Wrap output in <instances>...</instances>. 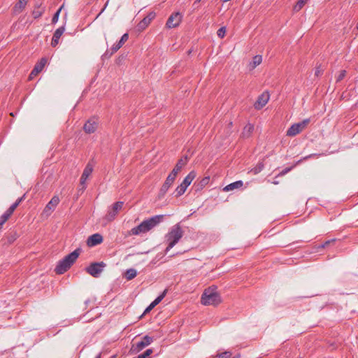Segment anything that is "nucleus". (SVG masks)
<instances>
[{
  "mask_svg": "<svg viewBox=\"0 0 358 358\" xmlns=\"http://www.w3.org/2000/svg\"><path fill=\"white\" fill-rule=\"evenodd\" d=\"M164 215H155L150 219L143 221L139 225L131 229L129 234L131 235H139L142 233H145L157 226L163 220Z\"/></svg>",
  "mask_w": 358,
  "mask_h": 358,
  "instance_id": "obj_1",
  "label": "nucleus"
},
{
  "mask_svg": "<svg viewBox=\"0 0 358 358\" xmlns=\"http://www.w3.org/2000/svg\"><path fill=\"white\" fill-rule=\"evenodd\" d=\"M81 252L80 248H77L66 257H64L62 259L59 261L57 265L55 268V271L57 274H63L66 271H67L71 266L73 264L76 260L80 255Z\"/></svg>",
  "mask_w": 358,
  "mask_h": 358,
  "instance_id": "obj_2",
  "label": "nucleus"
},
{
  "mask_svg": "<svg viewBox=\"0 0 358 358\" xmlns=\"http://www.w3.org/2000/svg\"><path fill=\"white\" fill-rule=\"evenodd\" d=\"M184 234L179 223L173 225L170 231L166 235V241L168 243L166 248V252H168L171 248H173L181 239Z\"/></svg>",
  "mask_w": 358,
  "mask_h": 358,
  "instance_id": "obj_3",
  "label": "nucleus"
},
{
  "mask_svg": "<svg viewBox=\"0 0 358 358\" xmlns=\"http://www.w3.org/2000/svg\"><path fill=\"white\" fill-rule=\"evenodd\" d=\"M201 302L205 306H217L221 302V297L216 292V287L206 289L201 295Z\"/></svg>",
  "mask_w": 358,
  "mask_h": 358,
  "instance_id": "obj_4",
  "label": "nucleus"
},
{
  "mask_svg": "<svg viewBox=\"0 0 358 358\" xmlns=\"http://www.w3.org/2000/svg\"><path fill=\"white\" fill-rule=\"evenodd\" d=\"M196 174V172L194 171H192L189 173V174L185 178L182 182L177 187L176 189V196L178 197L182 195L187 187L191 184L192 180L195 178Z\"/></svg>",
  "mask_w": 358,
  "mask_h": 358,
  "instance_id": "obj_5",
  "label": "nucleus"
},
{
  "mask_svg": "<svg viewBox=\"0 0 358 358\" xmlns=\"http://www.w3.org/2000/svg\"><path fill=\"white\" fill-rule=\"evenodd\" d=\"M106 264L103 262H94L92 263L89 266L86 268V271L94 278L99 276Z\"/></svg>",
  "mask_w": 358,
  "mask_h": 358,
  "instance_id": "obj_6",
  "label": "nucleus"
},
{
  "mask_svg": "<svg viewBox=\"0 0 358 358\" xmlns=\"http://www.w3.org/2000/svg\"><path fill=\"white\" fill-rule=\"evenodd\" d=\"M128 39H129V34L127 33L124 34L122 36L120 40L112 46V48L110 49L111 51L109 52L108 50H106V52L104 53L103 56L104 57H110L112 55H113L115 52H116L120 48H121L123 46V45L124 44V43L128 41Z\"/></svg>",
  "mask_w": 358,
  "mask_h": 358,
  "instance_id": "obj_7",
  "label": "nucleus"
},
{
  "mask_svg": "<svg viewBox=\"0 0 358 358\" xmlns=\"http://www.w3.org/2000/svg\"><path fill=\"white\" fill-rule=\"evenodd\" d=\"M153 341V338L148 335L143 337L142 340L132 345L131 350L134 352H138L144 348L149 345Z\"/></svg>",
  "mask_w": 358,
  "mask_h": 358,
  "instance_id": "obj_8",
  "label": "nucleus"
},
{
  "mask_svg": "<svg viewBox=\"0 0 358 358\" xmlns=\"http://www.w3.org/2000/svg\"><path fill=\"white\" fill-rule=\"evenodd\" d=\"M182 20V15L177 12L171 14L167 20L166 26L169 29L177 27Z\"/></svg>",
  "mask_w": 358,
  "mask_h": 358,
  "instance_id": "obj_9",
  "label": "nucleus"
},
{
  "mask_svg": "<svg viewBox=\"0 0 358 358\" xmlns=\"http://www.w3.org/2000/svg\"><path fill=\"white\" fill-rule=\"evenodd\" d=\"M123 204L124 203L122 201H117L114 203L111 209L108 211L105 218L109 222L113 220L118 211L122 209Z\"/></svg>",
  "mask_w": 358,
  "mask_h": 358,
  "instance_id": "obj_10",
  "label": "nucleus"
},
{
  "mask_svg": "<svg viewBox=\"0 0 358 358\" xmlns=\"http://www.w3.org/2000/svg\"><path fill=\"white\" fill-rule=\"evenodd\" d=\"M99 122L97 119L94 117L89 119L83 126V130L87 134H93L94 133L98 128Z\"/></svg>",
  "mask_w": 358,
  "mask_h": 358,
  "instance_id": "obj_11",
  "label": "nucleus"
},
{
  "mask_svg": "<svg viewBox=\"0 0 358 358\" xmlns=\"http://www.w3.org/2000/svg\"><path fill=\"white\" fill-rule=\"evenodd\" d=\"M47 63L45 57L41 58L34 66L33 70L29 74V79H32L34 76H37L42 70Z\"/></svg>",
  "mask_w": 358,
  "mask_h": 358,
  "instance_id": "obj_12",
  "label": "nucleus"
},
{
  "mask_svg": "<svg viewBox=\"0 0 358 358\" xmlns=\"http://www.w3.org/2000/svg\"><path fill=\"white\" fill-rule=\"evenodd\" d=\"M269 94L268 93H263L259 95L257 100L255 101L254 106L257 110L262 108L268 101Z\"/></svg>",
  "mask_w": 358,
  "mask_h": 358,
  "instance_id": "obj_13",
  "label": "nucleus"
},
{
  "mask_svg": "<svg viewBox=\"0 0 358 358\" xmlns=\"http://www.w3.org/2000/svg\"><path fill=\"white\" fill-rule=\"evenodd\" d=\"M103 242V236L100 234H94L88 237L87 245L89 247H94Z\"/></svg>",
  "mask_w": 358,
  "mask_h": 358,
  "instance_id": "obj_14",
  "label": "nucleus"
},
{
  "mask_svg": "<svg viewBox=\"0 0 358 358\" xmlns=\"http://www.w3.org/2000/svg\"><path fill=\"white\" fill-rule=\"evenodd\" d=\"M94 169V164L91 162H89L85 168L84 169V171L82 173V176L80 177V184L82 185H85L86 180H87L88 177L91 175V173L93 171Z\"/></svg>",
  "mask_w": 358,
  "mask_h": 358,
  "instance_id": "obj_15",
  "label": "nucleus"
},
{
  "mask_svg": "<svg viewBox=\"0 0 358 358\" xmlns=\"http://www.w3.org/2000/svg\"><path fill=\"white\" fill-rule=\"evenodd\" d=\"M303 130L300 122L293 124L287 131V136H294Z\"/></svg>",
  "mask_w": 358,
  "mask_h": 358,
  "instance_id": "obj_16",
  "label": "nucleus"
},
{
  "mask_svg": "<svg viewBox=\"0 0 358 358\" xmlns=\"http://www.w3.org/2000/svg\"><path fill=\"white\" fill-rule=\"evenodd\" d=\"M65 31V28L64 26L59 27L57 29L54 34L51 41V45L52 47H55L59 43V40L61 36L64 34Z\"/></svg>",
  "mask_w": 358,
  "mask_h": 358,
  "instance_id": "obj_17",
  "label": "nucleus"
},
{
  "mask_svg": "<svg viewBox=\"0 0 358 358\" xmlns=\"http://www.w3.org/2000/svg\"><path fill=\"white\" fill-rule=\"evenodd\" d=\"M155 13L153 12L150 13L146 17H145L138 24L139 29H145L150 23V22L155 18Z\"/></svg>",
  "mask_w": 358,
  "mask_h": 358,
  "instance_id": "obj_18",
  "label": "nucleus"
},
{
  "mask_svg": "<svg viewBox=\"0 0 358 358\" xmlns=\"http://www.w3.org/2000/svg\"><path fill=\"white\" fill-rule=\"evenodd\" d=\"M173 183V181L171 180V179H166L165 182L162 185V187L160 188L159 192V197L162 198L163 197L166 193L167 192L169 187L172 185Z\"/></svg>",
  "mask_w": 358,
  "mask_h": 358,
  "instance_id": "obj_19",
  "label": "nucleus"
},
{
  "mask_svg": "<svg viewBox=\"0 0 358 358\" xmlns=\"http://www.w3.org/2000/svg\"><path fill=\"white\" fill-rule=\"evenodd\" d=\"M28 0H17V2L14 6V12L20 13L25 8Z\"/></svg>",
  "mask_w": 358,
  "mask_h": 358,
  "instance_id": "obj_20",
  "label": "nucleus"
},
{
  "mask_svg": "<svg viewBox=\"0 0 358 358\" xmlns=\"http://www.w3.org/2000/svg\"><path fill=\"white\" fill-rule=\"evenodd\" d=\"M188 162V157L187 156H185L183 157H182L181 159H180L177 164H176L175 167L173 168V170L176 171V172L179 173L181 169L187 164Z\"/></svg>",
  "mask_w": 358,
  "mask_h": 358,
  "instance_id": "obj_21",
  "label": "nucleus"
},
{
  "mask_svg": "<svg viewBox=\"0 0 358 358\" xmlns=\"http://www.w3.org/2000/svg\"><path fill=\"white\" fill-rule=\"evenodd\" d=\"M243 185V182L242 180H237L236 182H234L232 183H230L225 186L223 189L225 192H229L231 190H233L234 189H238L241 188Z\"/></svg>",
  "mask_w": 358,
  "mask_h": 358,
  "instance_id": "obj_22",
  "label": "nucleus"
},
{
  "mask_svg": "<svg viewBox=\"0 0 358 358\" xmlns=\"http://www.w3.org/2000/svg\"><path fill=\"white\" fill-rule=\"evenodd\" d=\"M59 202V199L57 196H54L51 200L45 206L46 209L50 210H53L58 205Z\"/></svg>",
  "mask_w": 358,
  "mask_h": 358,
  "instance_id": "obj_23",
  "label": "nucleus"
},
{
  "mask_svg": "<svg viewBox=\"0 0 358 358\" xmlns=\"http://www.w3.org/2000/svg\"><path fill=\"white\" fill-rule=\"evenodd\" d=\"M13 212L8 208L1 217H0V229L2 228L5 222L10 218Z\"/></svg>",
  "mask_w": 358,
  "mask_h": 358,
  "instance_id": "obj_24",
  "label": "nucleus"
},
{
  "mask_svg": "<svg viewBox=\"0 0 358 358\" xmlns=\"http://www.w3.org/2000/svg\"><path fill=\"white\" fill-rule=\"evenodd\" d=\"M45 11V8L41 7V5H36L34 9L32 11V15L34 19H38L42 16Z\"/></svg>",
  "mask_w": 358,
  "mask_h": 358,
  "instance_id": "obj_25",
  "label": "nucleus"
},
{
  "mask_svg": "<svg viewBox=\"0 0 358 358\" xmlns=\"http://www.w3.org/2000/svg\"><path fill=\"white\" fill-rule=\"evenodd\" d=\"M254 130V126L252 124H248L243 128V131L242 132L243 136L245 138H248L250 136L252 132Z\"/></svg>",
  "mask_w": 358,
  "mask_h": 358,
  "instance_id": "obj_26",
  "label": "nucleus"
},
{
  "mask_svg": "<svg viewBox=\"0 0 358 358\" xmlns=\"http://www.w3.org/2000/svg\"><path fill=\"white\" fill-rule=\"evenodd\" d=\"M264 168V162H259L257 165L252 168L250 171L251 173H252L255 175H257Z\"/></svg>",
  "mask_w": 358,
  "mask_h": 358,
  "instance_id": "obj_27",
  "label": "nucleus"
},
{
  "mask_svg": "<svg viewBox=\"0 0 358 358\" xmlns=\"http://www.w3.org/2000/svg\"><path fill=\"white\" fill-rule=\"evenodd\" d=\"M136 275H137V271L136 269L129 268V269H127L125 273V278L127 280H131L134 279L136 276Z\"/></svg>",
  "mask_w": 358,
  "mask_h": 358,
  "instance_id": "obj_28",
  "label": "nucleus"
},
{
  "mask_svg": "<svg viewBox=\"0 0 358 358\" xmlns=\"http://www.w3.org/2000/svg\"><path fill=\"white\" fill-rule=\"evenodd\" d=\"M262 62V57L261 55H255L252 58V62L251 63L252 69H255L257 66L260 64Z\"/></svg>",
  "mask_w": 358,
  "mask_h": 358,
  "instance_id": "obj_29",
  "label": "nucleus"
},
{
  "mask_svg": "<svg viewBox=\"0 0 358 358\" xmlns=\"http://www.w3.org/2000/svg\"><path fill=\"white\" fill-rule=\"evenodd\" d=\"M307 1L308 0H299L294 7V10L296 12L299 11Z\"/></svg>",
  "mask_w": 358,
  "mask_h": 358,
  "instance_id": "obj_30",
  "label": "nucleus"
},
{
  "mask_svg": "<svg viewBox=\"0 0 358 358\" xmlns=\"http://www.w3.org/2000/svg\"><path fill=\"white\" fill-rule=\"evenodd\" d=\"M24 198V195L22 196V197L20 198H18L16 201L15 203H13L10 207L9 208L13 211L14 212L15 210L17 208V207L20 205V203L23 201Z\"/></svg>",
  "mask_w": 358,
  "mask_h": 358,
  "instance_id": "obj_31",
  "label": "nucleus"
},
{
  "mask_svg": "<svg viewBox=\"0 0 358 358\" xmlns=\"http://www.w3.org/2000/svg\"><path fill=\"white\" fill-rule=\"evenodd\" d=\"M152 352V349H148L143 353L138 355L137 358H150V355Z\"/></svg>",
  "mask_w": 358,
  "mask_h": 358,
  "instance_id": "obj_32",
  "label": "nucleus"
},
{
  "mask_svg": "<svg viewBox=\"0 0 358 358\" xmlns=\"http://www.w3.org/2000/svg\"><path fill=\"white\" fill-rule=\"evenodd\" d=\"M62 6L60 7L57 10V12L54 14L52 18V24H55L57 22L58 20H59V14H60V12L62 10Z\"/></svg>",
  "mask_w": 358,
  "mask_h": 358,
  "instance_id": "obj_33",
  "label": "nucleus"
},
{
  "mask_svg": "<svg viewBox=\"0 0 358 358\" xmlns=\"http://www.w3.org/2000/svg\"><path fill=\"white\" fill-rule=\"evenodd\" d=\"M231 355L232 354H231V352L230 351H225L224 352L218 354L216 356V358H230Z\"/></svg>",
  "mask_w": 358,
  "mask_h": 358,
  "instance_id": "obj_34",
  "label": "nucleus"
},
{
  "mask_svg": "<svg viewBox=\"0 0 358 358\" xmlns=\"http://www.w3.org/2000/svg\"><path fill=\"white\" fill-rule=\"evenodd\" d=\"M178 172H176V171H174L173 169L172 170V171L169 174V176H167V179H171V181L174 182L176 177H177V175H178Z\"/></svg>",
  "mask_w": 358,
  "mask_h": 358,
  "instance_id": "obj_35",
  "label": "nucleus"
},
{
  "mask_svg": "<svg viewBox=\"0 0 358 358\" xmlns=\"http://www.w3.org/2000/svg\"><path fill=\"white\" fill-rule=\"evenodd\" d=\"M225 33H226V28L224 27H220L218 30H217V36L222 38H224V35H225Z\"/></svg>",
  "mask_w": 358,
  "mask_h": 358,
  "instance_id": "obj_36",
  "label": "nucleus"
},
{
  "mask_svg": "<svg viewBox=\"0 0 358 358\" xmlns=\"http://www.w3.org/2000/svg\"><path fill=\"white\" fill-rule=\"evenodd\" d=\"M346 76V71L345 70H342L340 71L338 76H337L336 78V82H340Z\"/></svg>",
  "mask_w": 358,
  "mask_h": 358,
  "instance_id": "obj_37",
  "label": "nucleus"
},
{
  "mask_svg": "<svg viewBox=\"0 0 358 358\" xmlns=\"http://www.w3.org/2000/svg\"><path fill=\"white\" fill-rule=\"evenodd\" d=\"M334 241H336L335 238H333V239H331V240H328V241H325L323 244L320 245L319 246V248H324L326 246L329 245L331 243H333Z\"/></svg>",
  "mask_w": 358,
  "mask_h": 358,
  "instance_id": "obj_38",
  "label": "nucleus"
},
{
  "mask_svg": "<svg viewBox=\"0 0 358 358\" xmlns=\"http://www.w3.org/2000/svg\"><path fill=\"white\" fill-rule=\"evenodd\" d=\"M167 292H168V289H165L163 291V292L157 297V299L159 300V302H161L163 300V299L166 296Z\"/></svg>",
  "mask_w": 358,
  "mask_h": 358,
  "instance_id": "obj_39",
  "label": "nucleus"
},
{
  "mask_svg": "<svg viewBox=\"0 0 358 358\" xmlns=\"http://www.w3.org/2000/svg\"><path fill=\"white\" fill-rule=\"evenodd\" d=\"M310 122V118H307V119L303 120L302 122H300V124L302 126L303 129H304L306 127V126L309 124Z\"/></svg>",
  "mask_w": 358,
  "mask_h": 358,
  "instance_id": "obj_40",
  "label": "nucleus"
},
{
  "mask_svg": "<svg viewBox=\"0 0 358 358\" xmlns=\"http://www.w3.org/2000/svg\"><path fill=\"white\" fill-rule=\"evenodd\" d=\"M155 306H153L151 303L145 308V310H144V313L143 314L141 315V317H143V315H145L147 313H148L152 308H154Z\"/></svg>",
  "mask_w": 358,
  "mask_h": 358,
  "instance_id": "obj_41",
  "label": "nucleus"
},
{
  "mask_svg": "<svg viewBox=\"0 0 358 358\" xmlns=\"http://www.w3.org/2000/svg\"><path fill=\"white\" fill-rule=\"evenodd\" d=\"M292 169V167H287L283 169L280 173V176H284L285 174L287 173L290 170Z\"/></svg>",
  "mask_w": 358,
  "mask_h": 358,
  "instance_id": "obj_42",
  "label": "nucleus"
},
{
  "mask_svg": "<svg viewBox=\"0 0 358 358\" xmlns=\"http://www.w3.org/2000/svg\"><path fill=\"white\" fill-rule=\"evenodd\" d=\"M160 302L159 301V300L156 298L152 303L151 304L153 306H156L157 304H159Z\"/></svg>",
  "mask_w": 358,
  "mask_h": 358,
  "instance_id": "obj_43",
  "label": "nucleus"
},
{
  "mask_svg": "<svg viewBox=\"0 0 358 358\" xmlns=\"http://www.w3.org/2000/svg\"><path fill=\"white\" fill-rule=\"evenodd\" d=\"M201 0H196L194 3H193V6L194 7V8H196L198 7V4L201 2Z\"/></svg>",
  "mask_w": 358,
  "mask_h": 358,
  "instance_id": "obj_44",
  "label": "nucleus"
},
{
  "mask_svg": "<svg viewBox=\"0 0 358 358\" xmlns=\"http://www.w3.org/2000/svg\"><path fill=\"white\" fill-rule=\"evenodd\" d=\"M208 180H209V178H208V177H206V178H204L202 180V181H201V182H202V183H203V184H206V183L208 182Z\"/></svg>",
  "mask_w": 358,
  "mask_h": 358,
  "instance_id": "obj_45",
  "label": "nucleus"
},
{
  "mask_svg": "<svg viewBox=\"0 0 358 358\" xmlns=\"http://www.w3.org/2000/svg\"><path fill=\"white\" fill-rule=\"evenodd\" d=\"M320 74H321V71H320V69H316V71H315V75H316L317 76H320Z\"/></svg>",
  "mask_w": 358,
  "mask_h": 358,
  "instance_id": "obj_46",
  "label": "nucleus"
},
{
  "mask_svg": "<svg viewBox=\"0 0 358 358\" xmlns=\"http://www.w3.org/2000/svg\"><path fill=\"white\" fill-rule=\"evenodd\" d=\"M104 8H103L101 10V11L98 14V15H97V17H99V16L102 13V12H103Z\"/></svg>",
  "mask_w": 358,
  "mask_h": 358,
  "instance_id": "obj_47",
  "label": "nucleus"
},
{
  "mask_svg": "<svg viewBox=\"0 0 358 358\" xmlns=\"http://www.w3.org/2000/svg\"><path fill=\"white\" fill-rule=\"evenodd\" d=\"M90 301L89 299H87V300H86V301H85V304H88V303H89Z\"/></svg>",
  "mask_w": 358,
  "mask_h": 358,
  "instance_id": "obj_48",
  "label": "nucleus"
},
{
  "mask_svg": "<svg viewBox=\"0 0 358 358\" xmlns=\"http://www.w3.org/2000/svg\"><path fill=\"white\" fill-rule=\"evenodd\" d=\"M95 358H101V354L99 353V355H97Z\"/></svg>",
  "mask_w": 358,
  "mask_h": 358,
  "instance_id": "obj_49",
  "label": "nucleus"
},
{
  "mask_svg": "<svg viewBox=\"0 0 358 358\" xmlns=\"http://www.w3.org/2000/svg\"><path fill=\"white\" fill-rule=\"evenodd\" d=\"M356 29H358V22H357V26H356Z\"/></svg>",
  "mask_w": 358,
  "mask_h": 358,
  "instance_id": "obj_50",
  "label": "nucleus"
},
{
  "mask_svg": "<svg viewBox=\"0 0 358 358\" xmlns=\"http://www.w3.org/2000/svg\"><path fill=\"white\" fill-rule=\"evenodd\" d=\"M110 358H115V356H112Z\"/></svg>",
  "mask_w": 358,
  "mask_h": 358,
  "instance_id": "obj_51",
  "label": "nucleus"
},
{
  "mask_svg": "<svg viewBox=\"0 0 358 358\" xmlns=\"http://www.w3.org/2000/svg\"><path fill=\"white\" fill-rule=\"evenodd\" d=\"M234 358H235V357H234Z\"/></svg>",
  "mask_w": 358,
  "mask_h": 358,
  "instance_id": "obj_52",
  "label": "nucleus"
}]
</instances>
